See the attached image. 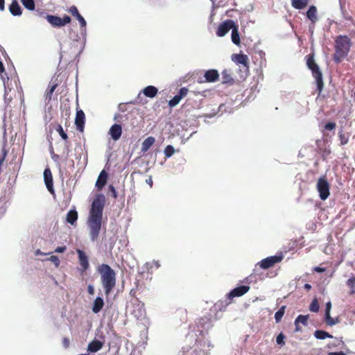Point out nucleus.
<instances>
[{
    "label": "nucleus",
    "mask_w": 355,
    "mask_h": 355,
    "mask_svg": "<svg viewBox=\"0 0 355 355\" xmlns=\"http://www.w3.org/2000/svg\"><path fill=\"white\" fill-rule=\"evenodd\" d=\"M49 260H50L51 262H53V263L55 264V266L56 267H58V266H60V259H59L58 257L55 256V255H52V256H51V257L49 258Z\"/></svg>",
    "instance_id": "obj_42"
},
{
    "label": "nucleus",
    "mask_w": 355,
    "mask_h": 355,
    "mask_svg": "<svg viewBox=\"0 0 355 355\" xmlns=\"http://www.w3.org/2000/svg\"><path fill=\"white\" fill-rule=\"evenodd\" d=\"M306 65L311 71L312 75L315 80L317 85L316 90L318 92V94L320 95L324 87L322 73L318 65L315 62L313 55H309L306 60Z\"/></svg>",
    "instance_id": "obj_4"
},
{
    "label": "nucleus",
    "mask_w": 355,
    "mask_h": 355,
    "mask_svg": "<svg viewBox=\"0 0 355 355\" xmlns=\"http://www.w3.org/2000/svg\"><path fill=\"white\" fill-rule=\"evenodd\" d=\"M234 21L232 19H227L220 24L216 31V35L218 37L225 36L230 29H232L234 26Z\"/></svg>",
    "instance_id": "obj_12"
},
{
    "label": "nucleus",
    "mask_w": 355,
    "mask_h": 355,
    "mask_svg": "<svg viewBox=\"0 0 355 355\" xmlns=\"http://www.w3.org/2000/svg\"><path fill=\"white\" fill-rule=\"evenodd\" d=\"M155 139L153 137H148L146 138L141 144V151L143 153L147 152L149 148L154 144Z\"/></svg>",
    "instance_id": "obj_27"
},
{
    "label": "nucleus",
    "mask_w": 355,
    "mask_h": 355,
    "mask_svg": "<svg viewBox=\"0 0 355 355\" xmlns=\"http://www.w3.org/2000/svg\"><path fill=\"white\" fill-rule=\"evenodd\" d=\"M104 205L105 198L103 195H98L92 204L87 225L92 241L97 240L101 231Z\"/></svg>",
    "instance_id": "obj_1"
},
{
    "label": "nucleus",
    "mask_w": 355,
    "mask_h": 355,
    "mask_svg": "<svg viewBox=\"0 0 355 355\" xmlns=\"http://www.w3.org/2000/svg\"><path fill=\"white\" fill-rule=\"evenodd\" d=\"M232 60L236 64H243L247 69L249 68V58L247 55L243 53L233 54Z\"/></svg>",
    "instance_id": "obj_17"
},
{
    "label": "nucleus",
    "mask_w": 355,
    "mask_h": 355,
    "mask_svg": "<svg viewBox=\"0 0 355 355\" xmlns=\"http://www.w3.org/2000/svg\"><path fill=\"white\" fill-rule=\"evenodd\" d=\"M5 71V68L3 62L0 60V74Z\"/></svg>",
    "instance_id": "obj_53"
},
{
    "label": "nucleus",
    "mask_w": 355,
    "mask_h": 355,
    "mask_svg": "<svg viewBox=\"0 0 355 355\" xmlns=\"http://www.w3.org/2000/svg\"><path fill=\"white\" fill-rule=\"evenodd\" d=\"M338 138L340 140V144L341 146L346 145L349 139L350 133L349 132H344L343 130H340L338 132Z\"/></svg>",
    "instance_id": "obj_31"
},
{
    "label": "nucleus",
    "mask_w": 355,
    "mask_h": 355,
    "mask_svg": "<svg viewBox=\"0 0 355 355\" xmlns=\"http://www.w3.org/2000/svg\"><path fill=\"white\" fill-rule=\"evenodd\" d=\"M175 150L172 146H167L164 149V154L166 157H169L173 155Z\"/></svg>",
    "instance_id": "obj_38"
},
{
    "label": "nucleus",
    "mask_w": 355,
    "mask_h": 355,
    "mask_svg": "<svg viewBox=\"0 0 355 355\" xmlns=\"http://www.w3.org/2000/svg\"><path fill=\"white\" fill-rule=\"evenodd\" d=\"M76 19H77V20L79 21L80 25V26H81L82 28H84V27H85V26H86V24H87L86 21L85 20V19L83 18V17L81 15H80L79 16H78V17H76Z\"/></svg>",
    "instance_id": "obj_44"
},
{
    "label": "nucleus",
    "mask_w": 355,
    "mask_h": 355,
    "mask_svg": "<svg viewBox=\"0 0 355 355\" xmlns=\"http://www.w3.org/2000/svg\"><path fill=\"white\" fill-rule=\"evenodd\" d=\"M158 92V89L157 87L149 85L145 87L143 89V94L149 98H154Z\"/></svg>",
    "instance_id": "obj_26"
},
{
    "label": "nucleus",
    "mask_w": 355,
    "mask_h": 355,
    "mask_svg": "<svg viewBox=\"0 0 355 355\" xmlns=\"http://www.w3.org/2000/svg\"><path fill=\"white\" fill-rule=\"evenodd\" d=\"M232 72L230 69H225L221 73V79L223 84L233 85L234 79L232 77Z\"/></svg>",
    "instance_id": "obj_19"
},
{
    "label": "nucleus",
    "mask_w": 355,
    "mask_h": 355,
    "mask_svg": "<svg viewBox=\"0 0 355 355\" xmlns=\"http://www.w3.org/2000/svg\"><path fill=\"white\" fill-rule=\"evenodd\" d=\"M5 0H0V10H3L5 8Z\"/></svg>",
    "instance_id": "obj_51"
},
{
    "label": "nucleus",
    "mask_w": 355,
    "mask_h": 355,
    "mask_svg": "<svg viewBox=\"0 0 355 355\" xmlns=\"http://www.w3.org/2000/svg\"><path fill=\"white\" fill-rule=\"evenodd\" d=\"M304 289H306V291H309L311 289V285L309 284H305L304 286Z\"/></svg>",
    "instance_id": "obj_54"
},
{
    "label": "nucleus",
    "mask_w": 355,
    "mask_h": 355,
    "mask_svg": "<svg viewBox=\"0 0 355 355\" xmlns=\"http://www.w3.org/2000/svg\"><path fill=\"white\" fill-rule=\"evenodd\" d=\"M286 306H282L275 314V319L276 322H279L284 313H285Z\"/></svg>",
    "instance_id": "obj_34"
},
{
    "label": "nucleus",
    "mask_w": 355,
    "mask_h": 355,
    "mask_svg": "<svg viewBox=\"0 0 355 355\" xmlns=\"http://www.w3.org/2000/svg\"><path fill=\"white\" fill-rule=\"evenodd\" d=\"M319 309H320V306H319L318 301L316 298H315L313 300V301L311 302V303L310 304L309 310L312 312L317 313V312H318Z\"/></svg>",
    "instance_id": "obj_36"
},
{
    "label": "nucleus",
    "mask_w": 355,
    "mask_h": 355,
    "mask_svg": "<svg viewBox=\"0 0 355 355\" xmlns=\"http://www.w3.org/2000/svg\"><path fill=\"white\" fill-rule=\"evenodd\" d=\"M85 115L82 110H77L75 118V125L76 129L83 132L85 128Z\"/></svg>",
    "instance_id": "obj_13"
},
{
    "label": "nucleus",
    "mask_w": 355,
    "mask_h": 355,
    "mask_svg": "<svg viewBox=\"0 0 355 355\" xmlns=\"http://www.w3.org/2000/svg\"><path fill=\"white\" fill-rule=\"evenodd\" d=\"M205 82L214 83L219 78V73L216 69H209L205 73Z\"/></svg>",
    "instance_id": "obj_21"
},
{
    "label": "nucleus",
    "mask_w": 355,
    "mask_h": 355,
    "mask_svg": "<svg viewBox=\"0 0 355 355\" xmlns=\"http://www.w3.org/2000/svg\"><path fill=\"white\" fill-rule=\"evenodd\" d=\"M103 306H104V301H103V298L101 297H97L93 302L92 311L94 313H98L101 311Z\"/></svg>",
    "instance_id": "obj_24"
},
{
    "label": "nucleus",
    "mask_w": 355,
    "mask_h": 355,
    "mask_svg": "<svg viewBox=\"0 0 355 355\" xmlns=\"http://www.w3.org/2000/svg\"><path fill=\"white\" fill-rule=\"evenodd\" d=\"M109 189H110V191L112 193V194H113V197H114V198H116L117 197V193H116V189H115L113 185L110 184V185L109 186Z\"/></svg>",
    "instance_id": "obj_46"
},
{
    "label": "nucleus",
    "mask_w": 355,
    "mask_h": 355,
    "mask_svg": "<svg viewBox=\"0 0 355 355\" xmlns=\"http://www.w3.org/2000/svg\"><path fill=\"white\" fill-rule=\"evenodd\" d=\"M329 355H346L343 352H330L329 353Z\"/></svg>",
    "instance_id": "obj_52"
},
{
    "label": "nucleus",
    "mask_w": 355,
    "mask_h": 355,
    "mask_svg": "<svg viewBox=\"0 0 355 355\" xmlns=\"http://www.w3.org/2000/svg\"><path fill=\"white\" fill-rule=\"evenodd\" d=\"M76 252L78 256V261L80 266L79 270L81 272V273H83L89 268V259L86 253L82 250L77 249Z\"/></svg>",
    "instance_id": "obj_11"
},
{
    "label": "nucleus",
    "mask_w": 355,
    "mask_h": 355,
    "mask_svg": "<svg viewBox=\"0 0 355 355\" xmlns=\"http://www.w3.org/2000/svg\"><path fill=\"white\" fill-rule=\"evenodd\" d=\"M189 92V89L186 87H182L178 94H176L171 100L168 101V105L170 107L176 106L180 101L184 98Z\"/></svg>",
    "instance_id": "obj_14"
},
{
    "label": "nucleus",
    "mask_w": 355,
    "mask_h": 355,
    "mask_svg": "<svg viewBox=\"0 0 355 355\" xmlns=\"http://www.w3.org/2000/svg\"><path fill=\"white\" fill-rule=\"evenodd\" d=\"M283 259L282 255H274L266 257L259 261L257 265L262 269H268L274 266L276 263L281 262Z\"/></svg>",
    "instance_id": "obj_9"
},
{
    "label": "nucleus",
    "mask_w": 355,
    "mask_h": 355,
    "mask_svg": "<svg viewBox=\"0 0 355 355\" xmlns=\"http://www.w3.org/2000/svg\"><path fill=\"white\" fill-rule=\"evenodd\" d=\"M103 346V343L98 340H93L91 341L87 346V351L91 353H95L99 351Z\"/></svg>",
    "instance_id": "obj_22"
},
{
    "label": "nucleus",
    "mask_w": 355,
    "mask_h": 355,
    "mask_svg": "<svg viewBox=\"0 0 355 355\" xmlns=\"http://www.w3.org/2000/svg\"><path fill=\"white\" fill-rule=\"evenodd\" d=\"M9 10L14 16H19L21 15V8L17 0H12L11 4L9 6Z\"/></svg>",
    "instance_id": "obj_23"
},
{
    "label": "nucleus",
    "mask_w": 355,
    "mask_h": 355,
    "mask_svg": "<svg viewBox=\"0 0 355 355\" xmlns=\"http://www.w3.org/2000/svg\"><path fill=\"white\" fill-rule=\"evenodd\" d=\"M56 87H57V85H53V86L51 87V89H49V91H51V92H54V90L55 89Z\"/></svg>",
    "instance_id": "obj_57"
},
{
    "label": "nucleus",
    "mask_w": 355,
    "mask_h": 355,
    "mask_svg": "<svg viewBox=\"0 0 355 355\" xmlns=\"http://www.w3.org/2000/svg\"><path fill=\"white\" fill-rule=\"evenodd\" d=\"M325 270H326L325 268H321L319 266H316V267L313 268V271L317 272H323Z\"/></svg>",
    "instance_id": "obj_47"
},
{
    "label": "nucleus",
    "mask_w": 355,
    "mask_h": 355,
    "mask_svg": "<svg viewBox=\"0 0 355 355\" xmlns=\"http://www.w3.org/2000/svg\"><path fill=\"white\" fill-rule=\"evenodd\" d=\"M68 12L69 13H71L73 17H75L76 18L79 16L80 14L79 13L78 10V8L75 6H71L69 10H68Z\"/></svg>",
    "instance_id": "obj_40"
},
{
    "label": "nucleus",
    "mask_w": 355,
    "mask_h": 355,
    "mask_svg": "<svg viewBox=\"0 0 355 355\" xmlns=\"http://www.w3.org/2000/svg\"><path fill=\"white\" fill-rule=\"evenodd\" d=\"M308 319L309 315H299L297 318L295 320V324L296 326V330L299 331L300 329L299 327V324L301 323L304 326H306L308 324Z\"/></svg>",
    "instance_id": "obj_30"
},
{
    "label": "nucleus",
    "mask_w": 355,
    "mask_h": 355,
    "mask_svg": "<svg viewBox=\"0 0 355 355\" xmlns=\"http://www.w3.org/2000/svg\"><path fill=\"white\" fill-rule=\"evenodd\" d=\"M292 6L297 10H302L306 8L309 3V0H291Z\"/></svg>",
    "instance_id": "obj_28"
},
{
    "label": "nucleus",
    "mask_w": 355,
    "mask_h": 355,
    "mask_svg": "<svg viewBox=\"0 0 355 355\" xmlns=\"http://www.w3.org/2000/svg\"><path fill=\"white\" fill-rule=\"evenodd\" d=\"M66 250H67V248L65 245L59 246L55 250V252L57 253H62V252H65Z\"/></svg>",
    "instance_id": "obj_45"
},
{
    "label": "nucleus",
    "mask_w": 355,
    "mask_h": 355,
    "mask_svg": "<svg viewBox=\"0 0 355 355\" xmlns=\"http://www.w3.org/2000/svg\"><path fill=\"white\" fill-rule=\"evenodd\" d=\"M232 29V41L234 44H235L236 45H239L241 43V41H240V36H239V30H238V26L234 24V26Z\"/></svg>",
    "instance_id": "obj_32"
},
{
    "label": "nucleus",
    "mask_w": 355,
    "mask_h": 355,
    "mask_svg": "<svg viewBox=\"0 0 355 355\" xmlns=\"http://www.w3.org/2000/svg\"><path fill=\"white\" fill-rule=\"evenodd\" d=\"M63 343H64V345L66 348L69 347V339L67 338H64L63 339Z\"/></svg>",
    "instance_id": "obj_50"
},
{
    "label": "nucleus",
    "mask_w": 355,
    "mask_h": 355,
    "mask_svg": "<svg viewBox=\"0 0 355 355\" xmlns=\"http://www.w3.org/2000/svg\"><path fill=\"white\" fill-rule=\"evenodd\" d=\"M87 292L89 295H94V288L92 285H89L87 286Z\"/></svg>",
    "instance_id": "obj_49"
},
{
    "label": "nucleus",
    "mask_w": 355,
    "mask_h": 355,
    "mask_svg": "<svg viewBox=\"0 0 355 355\" xmlns=\"http://www.w3.org/2000/svg\"><path fill=\"white\" fill-rule=\"evenodd\" d=\"M55 130L59 133L60 136L62 137L63 140H67L68 139V136L67 133L64 131L61 125L58 124Z\"/></svg>",
    "instance_id": "obj_37"
},
{
    "label": "nucleus",
    "mask_w": 355,
    "mask_h": 355,
    "mask_svg": "<svg viewBox=\"0 0 355 355\" xmlns=\"http://www.w3.org/2000/svg\"><path fill=\"white\" fill-rule=\"evenodd\" d=\"M250 290V286L246 285H243L238 286L233 290H232L227 295V297L229 300V302H225V306L231 303V301L234 297H241L248 293Z\"/></svg>",
    "instance_id": "obj_10"
},
{
    "label": "nucleus",
    "mask_w": 355,
    "mask_h": 355,
    "mask_svg": "<svg viewBox=\"0 0 355 355\" xmlns=\"http://www.w3.org/2000/svg\"><path fill=\"white\" fill-rule=\"evenodd\" d=\"M107 178H108L107 173H106V171L105 170H103L100 173V174L98 177V179L96 180V187L98 191H101L102 189L104 187V186L106 184Z\"/></svg>",
    "instance_id": "obj_20"
},
{
    "label": "nucleus",
    "mask_w": 355,
    "mask_h": 355,
    "mask_svg": "<svg viewBox=\"0 0 355 355\" xmlns=\"http://www.w3.org/2000/svg\"><path fill=\"white\" fill-rule=\"evenodd\" d=\"M336 126V123L334 122H329L324 125V129L327 130H332L335 129Z\"/></svg>",
    "instance_id": "obj_43"
},
{
    "label": "nucleus",
    "mask_w": 355,
    "mask_h": 355,
    "mask_svg": "<svg viewBox=\"0 0 355 355\" xmlns=\"http://www.w3.org/2000/svg\"><path fill=\"white\" fill-rule=\"evenodd\" d=\"M306 65L311 71L312 75L315 80L317 85L316 90L318 92V94L320 95L324 87L322 73L318 65L315 62L313 55H309L306 60Z\"/></svg>",
    "instance_id": "obj_5"
},
{
    "label": "nucleus",
    "mask_w": 355,
    "mask_h": 355,
    "mask_svg": "<svg viewBox=\"0 0 355 355\" xmlns=\"http://www.w3.org/2000/svg\"><path fill=\"white\" fill-rule=\"evenodd\" d=\"M208 347L207 341L202 338L196 340L193 347H183L182 355H207L206 348Z\"/></svg>",
    "instance_id": "obj_6"
},
{
    "label": "nucleus",
    "mask_w": 355,
    "mask_h": 355,
    "mask_svg": "<svg viewBox=\"0 0 355 355\" xmlns=\"http://www.w3.org/2000/svg\"><path fill=\"white\" fill-rule=\"evenodd\" d=\"M314 336L317 339H325L327 338H333L331 335H330L328 332L323 331V330H316L314 332Z\"/></svg>",
    "instance_id": "obj_33"
},
{
    "label": "nucleus",
    "mask_w": 355,
    "mask_h": 355,
    "mask_svg": "<svg viewBox=\"0 0 355 355\" xmlns=\"http://www.w3.org/2000/svg\"><path fill=\"white\" fill-rule=\"evenodd\" d=\"M97 270L101 275V281L105 295L107 297L116 286V273L109 265L105 263L100 265Z\"/></svg>",
    "instance_id": "obj_2"
},
{
    "label": "nucleus",
    "mask_w": 355,
    "mask_h": 355,
    "mask_svg": "<svg viewBox=\"0 0 355 355\" xmlns=\"http://www.w3.org/2000/svg\"><path fill=\"white\" fill-rule=\"evenodd\" d=\"M347 285L350 287L352 288V291H351V293H354V287H355V277H350L347 281Z\"/></svg>",
    "instance_id": "obj_39"
},
{
    "label": "nucleus",
    "mask_w": 355,
    "mask_h": 355,
    "mask_svg": "<svg viewBox=\"0 0 355 355\" xmlns=\"http://www.w3.org/2000/svg\"><path fill=\"white\" fill-rule=\"evenodd\" d=\"M352 44V41L347 35H340L336 37L334 54V60L336 63H340L348 55Z\"/></svg>",
    "instance_id": "obj_3"
},
{
    "label": "nucleus",
    "mask_w": 355,
    "mask_h": 355,
    "mask_svg": "<svg viewBox=\"0 0 355 355\" xmlns=\"http://www.w3.org/2000/svg\"><path fill=\"white\" fill-rule=\"evenodd\" d=\"M284 338H285L284 335L282 333H280L277 336V339H276L277 343L279 345H285Z\"/></svg>",
    "instance_id": "obj_41"
},
{
    "label": "nucleus",
    "mask_w": 355,
    "mask_h": 355,
    "mask_svg": "<svg viewBox=\"0 0 355 355\" xmlns=\"http://www.w3.org/2000/svg\"><path fill=\"white\" fill-rule=\"evenodd\" d=\"M149 264H150V268H153V266H155L156 268H158L160 266L159 261H153L150 263H147V266H148Z\"/></svg>",
    "instance_id": "obj_48"
},
{
    "label": "nucleus",
    "mask_w": 355,
    "mask_h": 355,
    "mask_svg": "<svg viewBox=\"0 0 355 355\" xmlns=\"http://www.w3.org/2000/svg\"><path fill=\"white\" fill-rule=\"evenodd\" d=\"M46 19L54 27H62L71 22V18L64 15L63 18L51 15H46Z\"/></svg>",
    "instance_id": "obj_8"
},
{
    "label": "nucleus",
    "mask_w": 355,
    "mask_h": 355,
    "mask_svg": "<svg viewBox=\"0 0 355 355\" xmlns=\"http://www.w3.org/2000/svg\"><path fill=\"white\" fill-rule=\"evenodd\" d=\"M306 17L309 19L311 21L313 24L315 23L318 20L317 17V8L315 6H311L309 7V10L306 12Z\"/></svg>",
    "instance_id": "obj_25"
},
{
    "label": "nucleus",
    "mask_w": 355,
    "mask_h": 355,
    "mask_svg": "<svg viewBox=\"0 0 355 355\" xmlns=\"http://www.w3.org/2000/svg\"><path fill=\"white\" fill-rule=\"evenodd\" d=\"M78 219V212L74 210L71 209L68 211L67 214V222L71 224V225H73Z\"/></svg>",
    "instance_id": "obj_29"
},
{
    "label": "nucleus",
    "mask_w": 355,
    "mask_h": 355,
    "mask_svg": "<svg viewBox=\"0 0 355 355\" xmlns=\"http://www.w3.org/2000/svg\"><path fill=\"white\" fill-rule=\"evenodd\" d=\"M60 156L58 155H56V154H53L52 155V159L54 160V161H57L58 159H59Z\"/></svg>",
    "instance_id": "obj_55"
},
{
    "label": "nucleus",
    "mask_w": 355,
    "mask_h": 355,
    "mask_svg": "<svg viewBox=\"0 0 355 355\" xmlns=\"http://www.w3.org/2000/svg\"><path fill=\"white\" fill-rule=\"evenodd\" d=\"M52 94H53V92H51V91H49V92L47 94V96H49V99L51 98Z\"/></svg>",
    "instance_id": "obj_58"
},
{
    "label": "nucleus",
    "mask_w": 355,
    "mask_h": 355,
    "mask_svg": "<svg viewBox=\"0 0 355 355\" xmlns=\"http://www.w3.org/2000/svg\"><path fill=\"white\" fill-rule=\"evenodd\" d=\"M23 6L29 10H33L35 5L34 0H21Z\"/></svg>",
    "instance_id": "obj_35"
},
{
    "label": "nucleus",
    "mask_w": 355,
    "mask_h": 355,
    "mask_svg": "<svg viewBox=\"0 0 355 355\" xmlns=\"http://www.w3.org/2000/svg\"><path fill=\"white\" fill-rule=\"evenodd\" d=\"M317 189L319 192L320 198L325 200L329 196V184L325 177H321L318 179L317 183Z\"/></svg>",
    "instance_id": "obj_7"
},
{
    "label": "nucleus",
    "mask_w": 355,
    "mask_h": 355,
    "mask_svg": "<svg viewBox=\"0 0 355 355\" xmlns=\"http://www.w3.org/2000/svg\"><path fill=\"white\" fill-rule=\"evenodd\" d=\"M44 179L45 182L46 187L48 191L51 193H54L53 189V177L52 173L50 168H46L44 171Z\"/></svg>",
    "instance_id": "obj_15"
},
{
    "label": "nucleus",
    "mask_w": 355,
    "mask_h": 355,
    "mask_svg": "<svg viewBox=\"0 0 355 355\" xmlns=\"http://www.w3.org/2000/svg\"><path fill=\"white\" fill-rule=\"evenodd\" d=\"M331 309V302H328L325 305V314H324V321L326 324L329 326H333L339 322L338 318H333L330 315V311Z\"/></svg>",
    "instance_id": "obj_16"
},
{
    "label": "nucleus",
    "mask_w": 355,
    "mask_h": 355,
    "mask_svg": "<svg viewBox=\"0 0 355 355\" xmlns=\"http://www.w3.org/2000/svg\"><path fill=\"white\" fill-rule=\"evenodd\" d=\"M146 182L150 184V187L153 186V180L151 178H149L148 180H146Z\"/></svg>",
    "instance_id": "obj_56"
},
{
    "label": "nucleus",
    "mask_w": 355,
    "mask_h": 355,
    "mask_svg": "<svg viewBox=\"0 0 355 355\" xmlns=\"http://www.w3.org/2000/svg\"><path fill=\"white\" fill-rule=\"evenodd\" d=\"M109 134L112 139L117 141L120 139L122 134V128L121 125L114 124L111 126L109 130Z\"/></svg>",
    "instance_id": "obj_18"
}]
</instances>
